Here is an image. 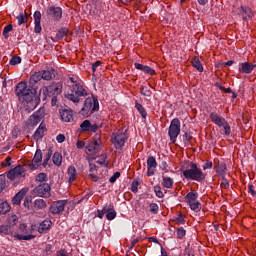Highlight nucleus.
<instances>
[{
	"label": "nucleus",
	"instance_id": "1",
	"mask_svg": "<svg viewBox=\"0 0 256 256\" xmlns=\"http://www.w3.org/2000/svg\"><path fill=\"white\" fill-rule=\"evenodd\" d=\"M43 77L41 76V72L34 73L29 80V85L27 86V82H19L16 85L15 94L19 98L20 101H25L28 109L33 111L35 107H37V102L35 101V95H37V86L39 81H41Z\"/></svg>",
	"mask_w": 256,
	"mask_h": 256
},
{
	"label": "nucleus",
	"instance_id": "2",
	"mask_svg": "<svg viewBox=\"0 0 256 256\" xmlns=\"http://www.w3.org/2000/svg\"><path fill=\"white\" fill-rule=\"evenodd\" d=\"M181 171L183 172V176L185 179H190L191 181H198L201 183V181H205V174L203 171L197 166V164L191 162L187 169L185 167L181 168Z\"/></svg>",
	"mask_w": 256,
	"mask_h": 256
},
{
	"label": "nucleus",
	"instance_id": "3",
	"mask_svg": "<svg viewBox=\"0 0 256 256\" xmlns=\"http://www.w3.org/2000/svg\"><path fill=\"white\" fill-rule=\"evenodd\" d=\"M63 91V85L61 83H51L49 86H44L39 91V99L45 101L47 97H54L61 95Z\"/></svg>",
	"mask_w": 256,
	"mask_h": 256
},
{
	"label": "nucleus",
	"instance_id": "4",
	"mask_svg": "<svg viewBox=\"0 0 256 256\" xmlns=\"http://www.w3.org/2000/svg\"><path fill=\"white\" fill-rule=\"evenodd\" d=\"M99 111V100L95 97H88L84 102L83 108L80 110V115H87Z\"/></svg>",
	"mask_w": 256,
	"mask_h": 256
},
{
	"label": "nucleus",
	"instance_id": "5",
	"mask_svg": "<svg viewBox=\"0 0 256 256\" xmlns=\"http://www.w3.org/2000/svg\"><path fill=\"white\" fill-rule=\"evenodd\" d=\"M111 139L116 149H121V147H124L125 143H127V139H129L127 130H117V132L112 134Z\"/></svg>",
	"mask_w": 256,
	"mask_h": 256
},
{
	"label": "nucleus",
	"instance_id": "6",
	"mask_svg": "<svg viewBox=\"0 0 256 256\" xmlns=\"http://www.w3.org/2000/svg\"><path fill=\"white\" fill-rule=\"evenodd\" d=\"M179 133H181V121H179V118H174L171 121L168 129V135L172 143H175V141H177V137H179Z\"/></svg>",
	"mask_w": 256,
	"mask_h": 256
},
{
	"label": "nucleus",
	"instance_id": "7",
	"mask_svg": "<svg viewBox=\"0 0 256 256\" xmlns=\"http://www.w3.org/2000/svg\"><path fill=\"white\" fill-rule=\"evenodd\" d=\"M75 88L76 90L73 94H66V99L73 101V103H79V101H81V97H86L87 90H85L80 83H76Z\"/></svg>",
	"mask_w": 256,
	"mask_h": 256
},
{
	"label": "nucleus",
	"instance_id": "8",
	"mask_svg": "<svg viewBox=\"0 0 256 256\" xmlns=\"http://www.w3.org/2000/svg\"><path fill=\"white\" fill-rule=\"evenodd\" d=\"M33 194L37 197H51V186L48 183H41L33 189Z\"/></svg>",
	"mask_w": 256,
	"mask_h": 256
},
{
	"label": "nucleus",
	"instance_id": "9",
	"mask_svg": "<svg viewBox=\"0 0 256 256\" xmlns=\"http://www.w3.org/2000/svg\"><path fill=\"white\" fill-rule=\"evenodd\" d=\"M45 117V110L39 109L38 111L34 112L29 119L27 120L28 127H35L41 123V120Z\"/></svg>",
	"mask_w": 256,
	"mask_h": 256
},
{
	"label": "nucleus",
	"instance_id": "10",
	"mask_svg": "<svg viewBox=\"0 0 256 256\" xmlns=\"http://www.w3.org/2000/svg\"><path fill=\"white\" fill-rule=\"evenodd\" d=\"M86 149L92 155L99 153L101 151V136L96 134L93 138V141L86 146Z\"/></svg>",
	"mask_w": 256,
	"mask_h": 256
},
{
	"label": "nucleus",
	"instance_id": "11",
	"mask_svg": "<svg viewBox=\"0 0 256 256\" xmlns=\"http://www.w3.org/2000/svg\"><path fill=\"white\" fill-rule=\"evenodd\" d=\"M6 175L10 181H15V179L25 177V168H23L21 165H18L15 168L10 169Z\"/></svg>",
	"mask_w": 256,
	"mask_h": 256
},
{
	"label": "nucleus",
	"instance_id": "12",
	"mask_svg": "<svg viewBox=\"0 0 256 256\" xmlns=\"http://www.w3.org/2000/svg\"><path fill=\"white\" fill-rule=\"evenodd\" d=\"M67 205V200H59L54 202L51 206H50V212L53 215H59V213H63V211H65V206Z\"/></svg>",
	"mask_w": 256,
	"mask_h": 256
},
{
	"label": "nucleus",
	"instance_id": "13",
	"mask_svg": "<svg viewBox=\"0 0 256 256\" xmlns=\"http://www.w3.org/2000/svg\"><path fill=\"white\" fill-rule=\"evenodd\" d=\"M47 15L50 16L54 21H59L63 17V10L61 7L51 6L46 11Z\"/></svg>",
	"mask_w": 256,
	"mask_h": 256
},
{
	"label": "nucleus",
	"instance_id": "14",
	"mask_svg": "<svg viewBox=\"0 0 256 256\" xmlns=\"http://www.w3.org/2000/svg\"><path fill=\"white\" fill-rule=\"evenodd\" d=\"M42 161H43V153L41 152V149H37L34 155V158L32 159V162L28 164V167L32 170L38 169Z\"/></svg>",
	"mask_w": 256,
	"mask_h": 256
},
{
	"label": "nucleus",
	"instance_id": "15",
	"mask_svg": "<svg viewBox=\"0 0 256 256\" xmlns=\"http://www.w3.org/2000/svg\"><path fill=\"white\" fill-rule=\"evenodd\" d=\"M99 129V126L97 124H91L90 120H84L80 124V130L85 132L88 131L90 133H95Z\"/></svg>",
	"mask_w": 256,
	"mask_h": 256
},
{
	"label": "nucleus",
	"instance_id": "16",
	"mask_svg": "<svg viewBox=\"0 0 256 256\" xmlns=\"http://www.w3.org/2000/svg\"><path fill=\"white\" fill-rule=\"evenodd\" d=\"M147 175L148 177H151L152 175H155V169H157V160L155 157L150 156L147 159Z\"/></svg>",
	"mask_w": 256,
	"mask_h": 256
},
{
	"label": "nucleus",
	"instance_id": "17",
	"mask_svg": "<svg viewBox=\"0 0 256 256\" xmlns=\"http://www.w3.org/2000/svg\"><path fill=\"white\" fill-rule=\"evenodd\" d=\"M40 74L44 81H51L52 79H55V77H57V70L53 68H48L46 70H42Z\"/></svg>",
	"mask_w": 256,
	"mask_h": 256
},
{
	"label": "nucleus",
	"instance_id": "18",
	"mask_svg": "<svg viewBox=\"0 0 256 256\" xmlns=\"http://www.w3.org/2000/svg\"><path fill=\"white\" fill-rule=\"evenodd\" d=\"M255 67V64H251L249 62L241 63L239 67V73H245L246 75H249V73H253Z\"/></svg>",
	"mask_w": 256,
	"mask_h": 256
},
{
	"label": "nucleus",
	"instance_id": "19",
	"mask_svg": "<svg viewBox=\"0 0 256 256\" xmlns=\"http://www.w3.org/2000/svg\"><path fill=\"white\" fill-rule=\"evenodd\" d=\"M43 209H47V201L41 198L34 200V203H32V211H39Z\"/></svg>",
	"mask_w": 256,
	"mask_h": 256
},
{
	"label": "nucleus",
	"instance_id": "20",
	"mask_svg": "<svg viewBox=\"0 0 256 256\" xmlns=\"http://www.w3.org/2000/svg\"><path fill=\"white\" fill-rule=\"evenodd\" d=\"M60 117L64 123H71L73 121V110L64 109L60 111Z\"/></svg>",
	"mask_w": 256,
	"mask_h": 256
},
{
	"label": "nucleus",
	"instance_id": "21",
	"mask_svg": "<svg viewBox=\"0 0 256 256\" xmlns=\"http://www.w3.org/2000/svg\"><path fill=\"white\" fill-rule=\"evenodd\" d=\"M27 195V189H21L13 198L12 203L13 205H21V201H23V197Z\"/></svg>",
	"mask_w": 256,
	"mask_h": 256
},
{
	"label": "nucleus",
	"instance_id": "22",
	"mask_svg": "<svg viewBox=\"0 0 256 256\" xmlns=\"http://www.w3.org/2000/svg\"><path fill=\"white\" fill-rule=\"evenodd\" d=\"M239 15H241L242 19H251L253 17V10L247 6H241L239 8Z\"/></svg>",
	"mask_w": 256,
	"mask_h": 256
},
{
	"label": "nucleus",
	"instance_id": "23",
	"mask_svg": "<svg viewBox=\"0 0 256 256\" xmlns=\"http://www.w3.org/2000/svg\"><path fill=\"white\" fill-rule=\"evenodd\" d=\"M46 131H47V127L45 126L44 123H41L34 133L35 141H39V139H43Z\"/></svg>",
	"mask_w": 256,
	"mask_h": 256
},
{
	"label": "nucleus",
	"instance_id": "24",
	"mask_svg": "<svg viewBox=\"0 0 256 256\" xmlns=\"http://www.w3.org/2000/svg\"><path fill=\"white\" fill-rule=\"evenodd\" d=\"M135 69L142 71L143 73H147L148 75H155V70L149 66H145L141 63L134 64Z\"/></svg>",
	"mask_w": 256,
	"mask_h": 256
},
{
	"label": "nucleus",
	"instance_id": "25",
	"mask_svg": "<svg viewBox=\"0 0 256 256\" xmlns=\"http://www.w3.org/2000/svg\"><path fill=\"white\" fill-rule=\"evenodd\" d=\"M34 21H35V27H34L35 33H41V31H42V28H41V12L36 11L34 13Z\"/></svg>",
	"mask_w": 256,
	"mask_h": 256
},
{
	"label": "nucleus",
	"instance_id": "26",
	"mask_svg": "<svg viewBox=\"0 0 256 256\" xmlns=\"http://www.w3.org/2000/svg\"><path fill=\"white\" fill-rule=\"evenodd\" d=\"M216 173L221 177V187H224L223 181H225V164L220 163L215 166Z\"/></svg>",
	"mask_w": 256,
	"mask_h": 256
},
{
	"label": "nucleus",
	"instance_id": "27",
	"mask_svg": "<svg viewBox=\"0 0 256 256\" xmlns=\"http://www.w3.org/2000/svg\"><path fill=\"white\" fill-rule=\"evenodd\" d=\"M68 175V183L71 184L75 181L77 178V169H75V166H70L67 171Z\"/></svg>",
	"mask_w": 256,
	"mask_h": 256
},
{
	"label": "nucleus",
	"instance_id": "28",
	"mask_svg": "<svg viewBox=\"0 0 256 256\" xmlns=\"http://www.w3.org/2000/svg\"><path fill=\"white\" fill-rule=\"evenodd\" d=\"M51 225H53V222H51V220L42 221L38 227V233L49 231V229H51Z\"/></svg>",
	"mask_w": 256,
	"mask_h": 256
},
{
	"label": "nucleus",
	"instance_id": "29",
	"mask_svg": "<svg viewBox=\"0 0 256 256\" xmlns=\"http://www.w3.org/2000/svg\"><path fill=\"white\" fill-rule=\"evenodd\" d=\"M115 217H117V212H115V209L113 208V204H110L108 206V209L106 210V219H108V221H113Z\"/></svg>",
	"mask_w": 256,
	"mask_h": 256
},
{
	"label": "nucleus",
	"instance_id": "30",
	"mask_svg": "<svg viewBox=\"0 0 256 256\" xmlns=\"http://www.w3.org/2000/svg\"><path fill=\"white\" fill-rule=\"evenodd\" d=\"M210 117H211L213 123H215V125H218V127L225 128V122L223 121V118L219 117V115H217V113H212Z\"/></svg>",
	"mask_w": 256,
	"mask_h": 256
},
{
	"label": "nucleus",
	"instance_id": "31",
	"mask_svg": "<svg viewBox=\"0 0 256 256\" xmlns=\"http://www.w3.org/2000/svg\"><path fill=\"white\" fill-rule=\"evenodd\" d=\"M52 161L56 167H61V163H63V155L60 152H55Z\"/></svg>",
	"mask_w": 256,
	"mask_h": 256
},
{
	"label": "nucleus",
	"instance_id": "32",
	"mask_svg": "<svg viewBox=\"0 0 256 256\" xmlns=\"http://www.w3.org/2000/svg\"><path fill=\"white\" fill-rule=\"evenodd\" d=\"M9 187V182H7V177L5 174L0 175V193H3L4 189H7Z\"/></svg>",
	"mask_w": 256,
	"mask_h": 256
},
{
	"label": "nucleus",
	"instance_id": "33",
	"mask_svg": "<svg viewBox=\"0 0 256 256\" xmlns=\"http://www.w3.org/2000/svg\"><path fill=\"white\" fill-rule=\"evenodd\" d=\"M53 156V147H50L47 151V153L44 155V161H43V167H47L49 165V161L51 160V157Z\"/></svg>",
	"mask_w": 256,
	"mask_h": 256
},
{
	"label": "nucleus",
	"instance_id": "34",
	"mask_svg": "<svg viewBox=\"0 0 256 256\" xmlns=\"http://www.w3.org/2000/svg\"><path fill=\"white\" fill-rule=\"evenodd\" d=\"M11 211V206L8 202H1L0 203V214L5 215L6 213H9Z\"/></svg>",
	"mask_w": 256,
	"mask_h": 256
},
{
	"label": "nucleus",
	"instance_id": "35",
	"mask_svg": "<svg viewBox=\"0 0 256 256\" xmlns=\"http://www.w3.org/2000/svg\"><path fill=\"white\" fill-rule=\"evenodd\" d=\"M162 179L163 187H165L166 189H171L173 187V178L163 176Z\"/></svg>",
	"mask_w": 256,
	"mask_h": 256
},
{
	"label": "nucleus",
	"instance_id": "36",
	"mask_svg": "<svg viewBox=\"0 0 256 256\" xmlns=\"http://www.w3.org/2000/svg\"><path fill=\"white\" fill-rule=\"evenodd\" d=\"M17 21H18V25H23L24 23H27L28 19H29V15H27V12L20 13L17 17H16Z\"/></svg>",
	"mask_w": 256,
	"mask_h": 256
},
{
	"label": "nucleus",
	"instance_id": "37",
	"mask_svg": "<svg viewBox=\"0 0 256 256\" xmlns=\"http://www.w3.org/2000/svg\"><path fill=\"white\" fill-rule=\"evenodd\" d=\"M197 197H199V194L197 192H189L185 199L187 200L188 203H193L197 201Z\"/></svg>",
	"mask_w": 256,
	"mask_h": 256
},
{
	"label": "nucleus",
	"instance_id": "38",
	"mask_svg": "<svg viewBox=\"0 0 256 256\" xmlns=\"http://www.w3.org/2000/svg\"><path fill=\"white\" fill-rule=\"evenodd\" d=\"M16 239H18V241H31V239H35V235H21V234H16L14 236Z\"/></svg>",
	"mask_w": 256,
	"mask_h": 256
},
{
	"label": "nucleus",
	"instance_id": "39",
	"mask_svg": "<svg viewBox=\"0 0 256 256\" xmlns=\"http://www.w3.org/2000/svg\"><path fill=\"white\" fill-rule=\"evenodd\" d=\"M12 231H13L12 228L8 226V224H4L0 226V233L2 235H11Z\"/></svg>",
	"mask_w": 256,
	"mask_h": 256
},
{
	"label": "nucleus",
	"instance_id": "40",
	"mask_svg": "<svg viewBox=\"0 0 256 256\" xmlns=\"http://www.w3.org/2000/svg\"><path fill=\"white\" fill-rule=\"evenodd\" d=\"M135 107H136L137 111L140 113L141 117L143 119H146L147 111H145V108L143 107V105L139 104V102H136Z\"/></svg>",
	"mask_w": 256,
	"mask_h": 256
},
{
	"label": "nucleus",
	"instance_id": "41",
	"mask_svg": "<svg viewBox=\"0 0 256 256\" xmlns=\"http://www.w3.org/2000/svg\"><path fill=\"white\" fill-rule=\"evenodd\" d=\"M11 31H13L12 24H8L7 26L4 27L3 32H2L4 39H9V33H11Z\"/></svg>",
	"mask_w": 256,
	"mask_h": 256
},
{
	"label": "nucleus",
	"instance_id": "42",
	"mask_svg": "<svg viewBox=\"0 0 256 256\" xmlns=\"http://www.w3.org/2000/svg\"><path fill=\"white\" fill-rule=\"evenodd\" d=\"M141 95H144V97H151L153 95V92H151V86H143L140 91Z\"/></svg>",
	"mask_w": 256,
	"mask_h": 256
},
{
	"label": "nucleus",
	"instance_id": "43",
	"mask_svg": "<svg viewBox=\"0 0 256 256\" xmlns=\"http://www.w3.org/2000/svg\"><path fill=\"white\" fill-rule=\"evenodd\" d=\"M17 221H19V217L17 215H12L8 217V226L15 227L17 225Z\"/></svg>",
	"mask_w": 256,
	"mask_h": 256
},
{
	"label": "nucleus",
	"instance_id": "44",
	"mask_svg": "<svg viewBox=\"0 0 256 256\" xmlns=\"http://www.w3.org/2000/svg\"><path fill=\"white\" fill-rule=\"evenodd\" d=\"M192 65L193 67H195V69H197V71H203V65L201 64V61L199 60V58H194L192 60Z\"/></svg>",
	"mask_w": 256,
	"mask_h": 256
},
{
	"label": "nucleus",
	"instance_id": "45",
	"mask_svg": "<svg viewBox=\"0 0 256 256\" xmlns=\"http://www.w3.org/2000/svg\"><path fill=\"white\" fill-rule=\"evenodd\" d=\"M189 205L192 211H196V213L201 211V203H199V201L190 202Z\"/></svg>",
	"mask_w": 256,
	"mask_h": 256
},
{
	"label": "nucleus",
	"instance_id": "46",
	"mask_svg": "<svg viewBox=\"0 0 256 256\" xmlns=\"http://www.w3.org/2000/svg\"><path fill=\"white\" fill-rule=\"evenodd\" d=\"M96 163H98V165H104L105 167L109 165L107 162V156L105 154L100 155Z\"/></svg>",
	"mask_w": 256,
	"mask_h": 256
},
{
	"label": "nucleus",
	"instance_id": "47",
	"mask_svg": "<svg viewBox=\"0 0 256 256\" xmlns=\"http://www.w3.org/2000/svg\"><path fill=\"white\" fill-rule=\"evenodd\" d=\"M35 181L38 183H45V181H47V174L43 172L39 173L36 175Z\"/></svg>",
	"mask_w": 256,
	"mask_h": 256
},
{
	"label": "nucleus",
	"instance_id": "48",
	"mask_svg": "<svg viewBox=\"0 0 256 256\" xmlns=\"http://www.w3.org/2000/svg\"><path fill=\"white\" fill-rule=\"evenodd\" d=\"M69 30H67V28H61L57 34H56V39L61 40L63 39V37H65V35H67Z\"/></svg>",
	"mask_w": 256,
	"mask_h": 256
},
{
	"label": "nucleus",
	"instance_id": "49",
	"mask_svg": "<svg viewBox=\"0 0 256 256\" xmlns=\"http://www.w3.org/2000/svg\"><path fill=\"white\" fill-rule=\"evenodd\" d=\"M176 233H177V237H178V239H183V237H185V235H186V231H185V229H183V228H178L177 230H176Z\"/></svg>",
	"mask_w": 256,
	"mask_h": 256
},
{
	"label": "nucleus",
	"instance_id": "50",
	"mask_svg": "<svg viewBox=\"0 0 256 256\" xmlns=\"http://www.w3.org/2000/svg\"><path fill=\"white\" fill-rule=\"evenodd\" d=\"M21 63V57L14 56L10 59V65H19Z\"/></svg>",
	"mask_w": 256,
	"mask_h": 256
},
{
	"label": "nucleus",
	"instance_id": "51",
	"mask_svg": "<svg viewBox=\"0 0 256 256\" xmlns=\"http://www.w3.org/2000/svg\"><path fill=\"white\" fill-rule=\"evenodd\" d=\"M154 192H155L156 196L159 197V199H162L163 191H161V186H154Z\"/></svg>",
	"mask_w": 256,
	"mask_h": 256
},
{
	"label": "nucleus",
	"instance_id": "52",
	"mask_svg": "<svg viewBox=\"0 0 256 256\" xmlns=\"http://www.w3.org/2000/svg\"><path fill=\"white\" fill-rule=\"evenodd\" d=\"M159 211V206L155 203L150 204V212L153 213L154 215H157Z\"/></svg>",
	"mask_w": 256,
	"mask_h": 256
},
{
	"label": "nucleus",
	"instance_id": "53",
	"mask_svg": "<svg viewBox=\"0 0 256 256\" xmlns=\"http://www.w3.org/2000/svg\"><path fill=\"white\" fill-rule=\"evenodd\" d=\"M139 182L137 181V180H134L133 182H132V187H131V191L133 192V193H137V191H139Z\"/></svg>",
	"mask_w": 256,
	"mask_h": 256
},
{
	"label": "nucleus",
	"instance_id": "54",
	"mask_svg": "<svg viewBox=\"0 0 256 256\" xmlns=\"http://www.w3.org/2000/svg\"><path fill=\"white\" fill-rule=\"evenodd\" d=\"M119 177H121V173L115 172L114 175L109 178L110 183H115Z\"/></svg>",
	"mask_w": 256,
	"mask_h": 256
},
{
	"label": "nucleus",
	"instance_id": "55",
	"mask_svg": "<svg viewBox=\"0 0 256 256\" xmlns=\"http://www.w3.org/2000/svg\"><path fill=\"white\" fill-rule=\"evenodd\" d=\"M193 137L191 136V133L189 132H185V134L183 135V141L184 143H189V141H191Z\"/></svg>",
	"mask_w": 256,
	"mask_h": 256
},
{
	"label": "nucleus",
	"instance_id": "56",
	"mask_svg": "<svg viewBox=\"0 0 256 256\" xmlns=\"http://www.w3.org/2000/svg\"><path fill=\"white\" fill-rule=\"evenodd\" d=\"M212 167H213V162H211V161H207V162L203 165L204 171H207V169H211Z\"/></svg>",
	"mask_w": 256,
	"mask_h": 256
},
{
	"label": "nucleus",
	"instance_id": "57",
	"mask_svg": "<svg viewBox=\"0 0 256 256\" xmlns=\"http://www.w3.org/2000/svg\"><path fill=\"white\" fill-rule=\"evenodd\" d=\"M19 229H20V233H23L24 235H26V233H27V225L20 224Z\"/></svg>",
	"mask_w": 256,
	"mask_h": 256
},
{
	"label": "nucleus",
	"instance_id": "58",
	"mask_svg": "<svg viewBox=\"0 0 256 256\" xmlns=\"http://www.w3.org/2000/svg\"><path fill=\"white\" fill-rule=\"evenodd\" d=\"M225 93H231L232 99H237V93L233 92V91L231 90V88H226V89H225Z\"/></svg>",
	"mask_w": 256,
	"mask_h": 256
},
{
	"label": "nucleus",
	"instance_id": "59",
	"mask_svg": "<svg viewBox=\"0 0 256 256\" xmlns=\"http://www.w3.org/2000/svg\"><path fill=\"white\" fill-rule=\"evenodd\" d=\"M101 65V61H96L95 63H92V71L95 73L97 71V67Z\"/></svg>",
	"mask_w": 256,
	"mask_h": 256
},
{
	"label": "nucleus",
	"instance_id": "60",
	"mask_svg": "<svg viewBox=\"0 0 256 256\" xmlns=\"http://www.w3.org/2000/svg\"><path fill=\"white\" fill-rule=\"evenodd\" d=\"M248 189H249V193H251V195H252L253 197H255V195H256L255 186H253V184H250V185L248 186Z\"/></svg>",
	"mask_w": 256,
	"mask_h": 256
},
{
	"label": "nucleus",
	"instance_id": "61",
	"mask_svg": "<svg viewBox=\"0 0 256 256\" xmlns=\"http://www.w3.org/2000/svg\"><path fill=\"white\" fill-rule=\"evenodd\" d=\"M56 140H57L58 143H63V142H65V135L59 134V135L56 137Z\"/></svg>",
	"mask_w": 256,
	"mask_h": 256
},
{
	"label": "nucleus",
	"instance_id": "62",
	"mask_svg": "<svg viewBox=\"0 0 256 256\" xmlns=\"http://www.w3.org/2000/svg\"><path fill=\"white\" fill-rule=\"evenodd\" d=\"M176 219L178 223H180V225H183L185 223V218L182 216V214H179V216Z\"/></svg>",
	"mask_w": 256,
	"mask_h": 256
},
{
	"label": "nucleus",
	"instance_id": "63",
	"mask_svg": "<svg viewBox=\"0 0 256 256\" xmlns=\"http://www.w3.org/2000/svg\"><path fill=\"white\" fill-rule=\"evenodd\" d=\"M76 147H77V149H83V147H85V142L84 141H78L76 143Z\"/></svg>",
	"mask_w": 256,
	"mask_h": 256
},
{
	"label": "nucleus",
	"instance_id": "64",
	"mask_svg": "<svg viewBox=\"0 0 256 256\" xmlns=\"http://www.w3.org/2000/svg\"><path fill=\"white\" fill-rule=\"evenodd\" d=\"M30 205H31V200L29 198H25V200H24V207L29 209Z\"/></svg>",
	"mask_w": 256,
	"mask_h": 256
}]
</instances>
